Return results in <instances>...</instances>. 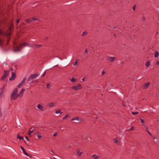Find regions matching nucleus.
<instances>
[{
    "label": "nucleus",
    "instance_id": "nucleus-53",
    "mask_svg": "<svg viewBox=\"0 0 159 159\" xmlns=\"http://www.w3.org/2000/svg\"><path fill=\"white\" fill-rule=\"evenodd\" d=\"M82 81H84V78H83L82 79Z\"/></svg>",
    "mask_w": 159,
    "mask_h": 159
},
{
    "label": "nucleus",
    "instance_id": "nucleus-38",
    "mask_svg": "<svg viewBox=\"0 0 159 159\" xmlns=\"http://www.w3.org/2000/svg\"><path fill=\"white\" fill-rule=\"evenodd\" d=\"M57 135V132H55L53 134V136L54 137H55V136H56Z\"/></svg>",
    "mask_w": 159,
    "mask_h": 159
},
{
    "label": "nucleus",
    "instance_id": "nucleus-13",
    "mask_svg": "<svg viewBox=\"0 0 159 159\" xmlns=\"http://www.w3.org/2000/svg\"><path fill=\"white\" fill-rule=\"evenodd\" d=\"M29 43L26 42L22 44H20V47L21 48H22L24 46H28V45Z\"/></svg>",
    "mask_w": 159,
    "mask_h": 159
},
{
    "label": "nucleus",
    "instance_id": "nucleus-8",
    "mask_svg": "<svg viewBox=\"0 0 159 159\" xmlns=\"http://www.w3.org/2000/svg\"><path fill=\"white\" fill-rule=\"evenodd\" d=\"M116 59V57H108L107 60L109 61L112 62Z\"/></svg>",
    "mask_w": 159,
    "mask_h": 159
},
{
    "label": "nucleus",
    "instance_id": "nucleus-21",
    "mask_svg": "<svg viewBox=\"0 0 159 159\" xmlns=\"http://www.w3.org/2000/svg\"><path fill=\"white\" fill-rule=\"evenodd\" d=\"M92 157H93V159H98L99 158V157L98 156L95 154L93 155Z\"/></svg>",
    "mask_w": 159,
    "mask_h": 159
},
{
    "label": "nucleus",
    "instance_id": "nucleus-61",
    "mask_svg": "<svg viewBox=\"0 0 159 159\" xmlns=\"http://www.w3.org/2000/svg\"><path fill=\"white\" fill-rule=\"evenodd\" d=\"M58 66V65H57L55 66H53V67H56V66Z\"/></svg>",
    "mask_w": 159,
    "mask_h": 159
},
{
    "label": "nucleus",
    "instance_id": "nucleus-44",
    "mask_svg": "<svg viewBox=\"0 0 159 159\" xmlns=\"http://www.w3.org/2000/svg\"><path fill=\"white\" fill-rule=\"evenodd\" d=\"M135 8V5H134V6L133 7V9L134 11Z\"/></svg>",
    "mask_w": 159,
    "mask_h": 159
},
{
    "label": "nucleus",
    "instance_id": "nucleus-62",
    "mask_svg": "<svg viewBox=\"0 0 159 159\" xmlns=\"http://www.w3.org/2000/svg\"><path fill=\"white\" fill-rule=\"evenodd\" d=\"M158 34V32H157L156 33V34Z\"/></svg>",
    "mask_w": 159,
    "mask_h": 159
},
{
    "label": "nucleus",
    "instance_id": "nucleus-24",
    "mask_svg": "<svg viewBox=\"0 0 159 159\" xmlns=\"http://www.w3.org/2000/svg\"><path fill=\"white\" fill-rule=\"evenodd\" d=\"M25 21L27 23H30V22H31L32 21V19H31L29 20L26 19Z\"/></svg>",
    "mask_w": 159,
    "mask_h": 159
},
{
    "label": "nucleus",
    "instance_id": "nucleus-4",
    "mask_svg": "<svg viewBox=\"0 0 159 159\" xmlns=\"http://www.w3.org/2000/svg\"><path fill=\"white\" fill-rule=\"evenodd\" d=\"M9 71L7 70H5L3 74V76L2 77L1 79L2 80H4L6 78L7 76L8 75Z\"/></svg>",
    "mask_w": 159,
    "mask_h": 159
},
{
    "label": "nucleus",
    "instance_id": "nucleus-14",
    "mask_svg": "<svg viewBox=\"0 0 159 159\" xmlns=\"http://www.w3.org/2000/svg\"><path fill=\"white\" fill-rule=\"evenodd\" d=\"M150 84V83H147L144 84L142 87L144 89H146L148 87Z\"/></svg>",
    "mask_w": 159,
    "mask_h": 159
},
{
    "label": "nucleus",
    "instance_id": "nucleus-34",
    "mask_svg": "<svg viewBox=\"0 0 159 159\" xmlns=\"http://www.w3.org/2000/svg\"><path fill=\"white\" fill-rule=\"evenodd\" d=\"M69 116L68 115H66L62 119H64V120H65V119L66 118H67L68 117V116Z\"/></svg>",
    "mask_w": 159,
    "mask_h": 159
},
{
    "label": "nucleus",
    "instance_id": "nucleus-18",
    "mask_svg": "<svg viewBox=\"0 0 159 159\" xmlns=\"http://www.w3.org/2000/svg\"><path fill=\"white\" fill-rule=\"evenodd\" d=\"M150 65V61H147L145 63V66L146 67H148Z\"/></svg>",
    "mask_w": 159,
    "mask_h": 159
},
{
    "label": "nucleus",
    "instance_id": "nucleus-17",
    "mask_svg": "<svg viewBox=\"0 0 159 159\" xmlns=\"http://www.w3.org/2000/svg\"><path fill=\"white\" fill-rule=\"evenodd\" d=\"M159 56V53L157 51L154 52V56L155 57H157Z\"/></svg>",
    "mask_w": 159,
    "mask_h": 159
},
{
    "label": "nucleus",
    "instance_id": "nucleus-39",
    "mask_svg": "<svg viewBox=\"0 0 159 159\" xmlns=\"http://www.w3.org/2000/svg\"><path fill=\"white\" fill-rule=\"evenodd\" d=\"M114 141L115 143H118V140L117 139H115L114 140Z\"/></svg>",
    "mask_w": 159,
    "mask_h": 159
},
{
    "label": "nucleus",
    "instance_id": "nucleus-42",
    "mask_svg": "<svg viewBox=\"0 0 159 159\" xmlns=\"http://www.w3.org/2000/svg\"><path fill=\"white\" fill-rule=\"evenodd\" d=\"M3 34V32H2L1 30L0 29V34L2 36Z\"/></svg>",
    "mask_w": 159,
    "mask_h": 159
},
{
    "label": "nucleus",
    "instance_id": "nucleus-1",
    "mask_svg": "<svg viewBox=\"0 0 159 159\" xmlns=\"http://www.w3.org/2000/svg\"><path fill=\"white\" fill-rule=\"evenodd\" d=\"M17 89L15 88L13 91L12 93L11 94L10 97L11 100H15L18 97H22V95H20V93L17 94Z\"/></svg>",
    "mask_w": 159,
    "mask_h": 159
},
{
    "label": "nucleus",
    "instance_id": "nucleus-7",
    "mask_svg": "<svg viewBox=\"0 0 159 159\" xmlns=\"http://www.w3.org/2000/svg\"><path fill=\"white\" fill-rule=\"evenodd\" d=\"M16 77V75L15 73L12 72L11 73V78L9 79V80H15Z\"/></svg>",
    "mask_w": 159,
    "mask_h": 159
},
{
    "label": "nucleus",
    "instance_id": "nucleus-31",
    "mask_svg": "<svg viewBox=\"0 0 159 159\" xmlns=\"http://www.w3.org/2000/svg\"><path fill=\"white\" fill-rule=\"evenodd\" d=\"M78 64V62L77 60H76L73 63V65L74 66H75L77 65Z\"/></svg>",
    "mask_w": 159,
    "mask_h": 159
},
{
    "label": "nucleus",
    "instance_id": "nucleus-23",
    "mask_svg": "<svg viewBox=\"0 0 159 159\" xmlns=\"http://www.w3.org/2000/svg\"><path fill=\"white\" fill-rule=\"evenodd\" d=\"M17 138L20 139H23L24 138L22 136H20L19 135V134L17 135Z\"/></svg>",
    "mask_w": 159,
    "mask_h": 159
},
{
    "label": "nucleus",
    "instance_id": "nucleus-52",
    "mask_svg": "<svg viewBox=\"0 0 159 159\" xmlns=\"http://www.w3.org/2000/svg\"><path fill=\"white\" fill-rule=\"evenodd\" d=\"M33 81H34V82H36V83H38V81L37 80H34V81H33L32 83L33 82Z\"/></svg>",
    "mask_w": 159,
    "mask_h": 159
},
{
    "label": "nucleus",
    "instance_id": "nucleus-46",
    "mask_svg": "<svg viewBox=\"0 0 159 159\" xmlns=\"http://www.w3.org/2000/svg\"><path fill=\"white\" fill-rule=\"evenodd\" d=\"M156 65H159V61H157L156 62Z\"/></svg>",
    "mask_w": 159,
    "mask_h": 159
},
{
    "label": "nucleus",
    "instance_id": "nucleus-51",
    "mask_svg": "<svg viewBox=\"0 0 159 159\" xmlns=\"http://www.w3.org/2000/svg\"><path fill=\"white\" fill-rule=\"evenodd\" d=\"M0 115H2V113L1 111V108L0 107Z\"/></svg>",
    "mask_w": 159,
    "mask_h": 159
},
{
    "label": "nucleus",
    "instance_id": "nucleus-12",
    "mask_svg": "<svg viewBox=\"0 0 159 159\" xmlns=\"http://www.w3.org/2000/svg\"><path fill=\"white\" fill-rule=\"evenodd\" d=\"M5 85H4L0 89V97L2 94V93L4 91V89L5 87Z\"/></svg>",
    "mask_w": 159,
    "mask_h": 159
},
{
    "label": "nucleus",
    "instance_id": "nucleus-37",
    "mask_svg": "<svg viewBox=\"0 0 159 159\" xmlns=\"http://www.w3.org/2000/svg\"><path fill=\"white\" fill-rule=\"evenodd\" d=\"M34 129H33L31 131H30L29 132V135L30 134H31L32 133V132L34 131Z\"/></svg>",
    "mask_w": 159,
    "mask_h": 159
},
{
    "label": "nucleus",
    "instance_id": "nucleus-29",
    "mask_svg": "<svg viewBox=\"0 0 159 159\" xmlns=\"http://www.w3.org/2000/svg\"><path fill=\"white\" fill-rule=\"evenodd\" d=\"M87 32L86 31H84V32L83 34H82V36H84L85 35H87Z\"/></svg>",
    "mask_w": 159,
    "mask_h": 159
},
{
    "label": "nucleus",
    "instance_id": "nucleus-11",
    "mask_svg": "<svg viewBox=\"0 0 159 159\" xmlns=\"http://www.w3.org/2000/svg\"><path fill=\"white\" fill-rule=\"evenodd\" d=\"M21 150H22V151L23 152V153L24 154H25V155L27 156H29V154L26 152V151L25 150V149L24 148L22 147L21 146L20 147Z\"/></svg>",
    "mask_w": 159,
    "mask_h": 159
},
{
    "label": "nucleus",
    "instance_id": "nucleus-32",
    "mask_svg": "<svg viewBox=\"0 0 159 159\" xmlns=\"http://www.w3.org/2000/svg\"><path fill=\"white\" fill-rule=\"evenodd\" d=\"M22 85L23 84L20 83L17 85V87L18 88H20Z\"/></svg>",
    "mask_w": 159,
    "mask_h": 159
},
{
    "label": "nucleus",
    "instance_id": "nucleus-30",
    "mask_svg": "<svg viewBox=\"0 0 159 159\" xmlns=\"http://www.w3.org/2000/svg\"><path fill=\"white\" fill-rule=\"evenodd\" d=\"M139 112H132V114L134 115H135L138 114Z\"/></svg>",
    "mask_w": 159,
    "mask_h": 159
},
{
    "label": "nucleus",
    "instance_id": "nucleus-54",
    "mask_svg": "<svg viewBox=\"0 0 159 159\" xmlns=\"http://www.w3.org/2000/svg\"><path fill=\"white\" fill-rule=\"evenodd\" d=\"M50 151L52 153H54V152H53V151H52V150H50Z\"/></svg>",
    "mask_w": 159,
    "mask_h": 159
},
{
    "label": "nucleus",
    "instance_id": "nucleus-41",
    "mask_svg": "<svg viewBox=\"0 0 159 159\" xmlns=\"http://www.w3.org/2000/svg\"><path fill=\"white\" fill-rule=\"evenodd\" d=\"M105 73V70H102V75H103Z\"/></svg>",
    "mask_w": 159,
    "mask_h": 159
},
{
    "label": "nucleus",
    "instance_id": "nucleus-36",
    "mask_svg": "<svg viewBox=\"0 0 159 159\" xmlns=\"http://www.w3.org/2000/svg\"><path fill=\"white\" fill-rule=\"evenodd\" d=\"M140 120H141V122L143 124L144 123V120L143 119H142L141 118H140Z\"/></svg>",
    "mask_w": 159,
    "mask_h": 159
},
{
    "label": "nucleus",
    "instance_id": "nucleus-10",
    "mask_svg": "<svg viewBox=\"0 0 159 159\" xmlns=\"http://www.w3.org/2000/svg\"><path fill=\"white\" fill-rule=\"evenodd\" d=\"M82 153L83 152L80 149H77L76 150L77 154L79 156H80Z\"/></svg>",
    "mask_w": 159,
    "mask_h": 159
},
{
    "label": "nucleus",
    "instance_id": "nucleus-56",
    "mask_svg": "<svg viewBox=\"0 0 159 159\" xmlns=\"http://www.w3.org/2000/svg\"><path fill=\"white\" fill-rule=\"evenodd\" d=\"M45 73H46V72H45L43 74L42 76H43L45 74Z\"/></svg>",
    "mask_w": 159,
    "mask_h": 159
},
{
    "label": "nucleus",
    "instance_id": "nucleus-28",
    "mask_svg": "<svg viewBox=\"0 0 159 159\" xmlns=\"http://www.w3.org/2000/svg\"><path fill=\"white\" fill-rule=\"evenodd\" d=\"M55 113L56 114H58V113H62V112H61V111L59 110H57V111H55Z\"/></svg>",
    "mask_w": 159,
    "mask_h": 159
},
{
    "label": "nucleus",
    "instance_id": "nucleus-55",
    "mask_svg": "<svg viewBox=\"0 0 159 159\" xmlns=\"http://www.w3.org/2000/svg\"><path fill=\"white\" fill-rule=\"evenodd\" d=\"M8 43L9 40L10 39V38H8Z\"/></svg>",
    "mask_w": 159,
    "mask_h": 159
},
{
    "label": "nucleus",
    "instance_id": "nucleus-45",
    "mask_svg": "<svg viewBox=\"0 0 159 159\" xmlns=\"http://www.w3.org/2000/svg\"><path fill=\"white\" fill-rule=\"evenodd\" d=\"M148 133L150 135L152 136V134H151V133L148 130H147V131Z\"/></svg>",
    "mask_w": 159,
    "mask_h": 159
},
{
    "label": "nucleus",
    "instance_id": "nucleus-49",
    "mask_svg": "<svg viewBox=\"0 0 159 159\" xmlns=\"http://www.w3.org/2000/svg\"><path fill=\"white\" fill-rule=\"evenodd\" d=\"M88 52H87V49H86L85 51V52H84V53H87Z\"/></svg>",
    "mask_w": 159,
    "mask_h": 159
},
{
    "label": "nucleus",
    "instance_id": "nucleus-3",
    "mask_svg": "<svg viewBox=\"0 0 159 159\" xmlns=\"http://www.w3.org/2000/svg\"><path fill=\"white\" fill-rule=\"evenodd\" d=\"M81 119L78 117H76L71 119V120L74 121L73 122L75 123H78L81 120Z\"/></svg>",
    "mask_w": 159,
    "mask_h": 159
},
{
    "label": "nucleus",
    "instance_id": "nucleus-20",
    "mask_svg": "<svg viewBox=\"0 0 159 159\" xmlns=\"http://www.w3.org/2000/svg\"><path fill=\"white\" fill-rule=\"evenodd\" d=\"M20 48V47H18L17 48L14 49L13 50L14 52H19L20 51L21 49Z\"/></svg>",
    "mask_w": 159,
    "mask_h": 159
},
{
    "label": "nucleus",
    "instance_id": "nucleus-9",
    "mask_svg": "<svg viewBox=\"0 0 159 159\" xmlns=\"http://www.w3.org/2000/svg\"><path fill=\"white\" fill-rule=\"evenodd\" d=\"M37 107L41 111L44 110V107L40 104H38L37 106Z\"/></svg>",
    "mask_w": 159,
    "mask_h": 159
},
{
    "label": "nucleus",
    "instance_id": "nucleus-16",
    "mask_svg": "<svg viewBox=\"0 0 159 159\" xmlns=\"http://www.w3.org/2000/svg\"><path fill=\"white\" fill-rule=\"evenodd\" d=\"M36 134H37V136L38 138L39 139H41L42 136L40 134L39 132H37Z\"/></svg>",
    "mask_w": 159,
    "mask_h": 159
},
{
    "label": "nucleus",
    "instance_id": "nucleus-59",
    "mask_svg": "<svg viewBox=\"0 0 159 159\" xmlns=\"http://www.w3.org/2000/svg\"><path fill=\"white\" fill-rule=\"evenodd\" d=\"M143 20H145V17H143Z\"/></svg>",
    "mask_w": 159,
    "mask_h": 159
},
{
    "label": "nucleus",
    "instance_id": "nucleus-48",
    "mask_svg": "<svg viewBox=\"0 0 159 159\" xmlns=\"http://www.w3.org/2000/svg\"><path fill=\"white\" fill-rule=\"evenodd\" d=\"M19 21H20V20H19V19H17L16 20V23L17 24H18L19 23Z\"/></svg>",
    "mask_w": 159,
    "mask_h": 159
},
{
    "label": "nucleus",
    "instance_id": "nucleus-26",
    "mask_svg": "<svg viewBox=\"0 0 159 159\" xmlns=\"http://www.w3.org/2000/svg\"><path fill=\"white\" fill-rule=\"evenodd\" d=\"M34 44L29 43L28 45V46L34 48Z\"/></svg>",
    "mask_w": 159,
    "mask_h": 159
},
{
    "label": "nucleus",
    "instance_id": "nucleus-57",
    "mask_svg": "<svg viewBox=\"0 0 159 159\" xmlns=\"http://www.w3.org/2000/svg\"><path fill=\"white\" fill-rule=\"evenodd\" d=\"M11 70H13V68H11Z\"/></svg>",
    "mask_w": 159,
    "mask_h": 159
},
{
    "label": "nucleus",
    "instance_id": "nucleus-60",
    "mask_svg": "<svg viewBox=\"0 0 159 159\" xmlns=\"http://www.w3.org/2000/svg\"><path fill=\"white\" fill-rule=\"evenodd\" d=\"M47 39H48V37H46V38H45L46 40Z\"/></svg>",
    "mask_w": 159,
    "mask_h": 159
},
{
    "label": "nucleus",
    "instance_id": "nucleus-47",
    "mask_svg": "<svg viewBox=\"0 0 159 159\" xmlns=\"http://www.w3.org/2000/svg\"><path fill=\"white\" fill-rule=\"evenodd\" d=\"M50 84H47V88H49V86L50 85Z\"/></svg>",
    "mask_w": 159,
    "mask_h": 159
},
{
    "label": "nucleus",
    "instance_id": "nucleus-5",
    "mask_svg": "<svg viewBox=\"0 0 159 159\" xmlns=\"http://www.w3.org/2000/svg\"><path fill=\"white\" fill-rule=\"evenodd\" d=\"M11 34V31L9 29V30H7L6 32L3 33L2 36H6L7 37H9L10 36V35Z\"/></svg>",
    "mask_w": 159,
    "mask_h": 159
},
{
    "label": "nucleus",
    "instance_id": "nucleus-58",
    "mask_svg": "<svg viewBox=\"0 0 159 159\" xmlns=\"http://www.w3.org/2000/svg\"><path fill=\"white\" fill-rule=\"evenodd\" d=\"M114 35L115 37H116V34H114Z\"/></svg>",
    "mask_w": 159,
    "mask_h": 159
},
{
    "label": "nucleus",
    "instance_id": "nucleus-40",
    "mask_svg": "<svg viewBox=\"0 0 159 159\" xmlns=\"http://www.w3.org/2000/svg\"><path fill=\"white\" fill-rule=\"evenodd\" d=\"M145 129L146 131H147V130H148V126H145Z\"/></svg>",
    "mask_w": 159,
    "mask_h": 159
},
{
    "label": "nucleus",
    "instance_id": "nucleus-33",
    "mask_svg": "<svg viewBox=\"0 0 159 159\" xmlns=\"http://www.w3.org/2000/svg\"><path fill=\"white\" fill-rule=\"evenodd\" d=\"M32 21L34 20H38V19L37 18H35V17H33L32 18Z\"/></svg>",
    "mask_w": 159,
    "mask_h": 159
},
{
    "label": "nucleus",
    "instance_id": "nucleus-43",
    "mask_svg": "<svg viewBox=\"0 0 159 159\" xmlns=\"http://www.w3.org/2000/svg\"><path fill=\"white\" fill-rule=\"evenodd\" d=\"M25 139H27L28 141H30V139H29L28 138L27 136H26L25 137Z\"/></svg>",
    "mask_w": 159,
    "mask_h": 159
},
{
    "label": "nucleus",
    "instance_id": "nucleus-35",
    "mask_svg": "<svg viewBox=\"0 0 159 159\" xmlns=\"http://www.w3.org/2000/svg\"><path fill=\"white\" fill-rule=\"evenodd\" d=\"M134 127L133 126L131 127V128L128 130L129 131H131L133 130L134 129Z\"/></svg>",
    "mask_w": 159,
    "mask_h": 159
},
{
    "label": "nucleus",
    "instance_id": "nucleus-6",
    "mask_svg": "<svg viewBox=\"0 0 159 159\" xmlns=\"http://www.w3.org/2000/svg\"><path fill=\"white\" fill-rule=\"evenodd\" d=\"M81 88L82 86L80 84H79L78 85L73 86L71 87V89L75 90H77L78 89H80Z\"/></svg>",
    "mask_w": 159,
    "mask_h": 159
},
{
    "label": "nucleus",
    "instance_id": "nucleus-15",
    "mask_svg": "<svg viewBox=\"0 0 159 159\" xmlns=\"http://www.w3.org/2000/svg\"><path fill=\"white\" fill-rule=\"evenodd\" d=\"M34 48H39L42 46V45L39 44H34Z\"/></svg>",
    "mask_w": 159,
    "mask_h": 159
},
{
    "label": "nucleus",
    "instance_id": "nucleus-19",
    "mask_svg": "<svg viewBox=\"0 0 159 159\" xmlns=\"http://www.w3.org/2000/svg\"><path fill=\"white\" fill-rule=\"evenodd\" d=\"M54 105V102H50L48 105V106H50L51 107H53Z\"/></svg>",
    "mask_w": 159,
    "mask_h": 159
},
{
    "label": "nucleus",
    "instance_id": "nucleus-50",
    "mask_svg": "<svg viewBox=\"0 0 159 159\" xmlns=\"http://www.w3.org/2000/svg\"><path fill=\"white\" fill-rule=\"evenodd\" d=\"M2 44V41L0 39V45L1 46Z\"/></svg>",
    "mask_w": 159,
    "mask_h": 159
},
{
    "label": "nucleus",
    "instance_id": "nucleus-25",
    "mask_svg": "<svg viewBox=\"0 0 159 159\" xmlns=\"http://www.w3.org/2000/svg\"><path fill=\"white\" fill-rule=\"evenodd\" d=\"M77 80L73 78H72L71 80H70V81L72 82H75Z\"/></svg>",
    "mask_w": 159,
    "mask_h": 159
},
{
    "label": "nucleus",
    "instance_id": "nucleus-63",
    "mask_svg": "<svg viewBox=\"0 0 159 159\" xmlns=\"http://www.w3.org/2000/svg\"><path fill=\"white\" fill-rule=\"evenodd\" d=\"M2 116V115H0V117L1 116Z\"/></svg>",
    "mask_w": 159,
    "mask_h": 159
},
{
    "label": "nucleus",
    "instance_id": "nucleus-27",
    "mask_svg": "<svg viewBox=\"0 0 159 159\" xmlns=\"http://www.w3.org/2000/svg\"><path fill=\"white\" fill-rule=\"evenodd\" d=\"M26 80V78L25 77H24L22 80L21 82V83H22L23 84L25 82Z\"/></svg>",
    "mask_w": 159,
    "mask_h": 159
},
{
    "label": "nucleus",
    "instance_id": "nucleus-22",
    "mask_svg": "<svg viewBox=\"0 0 159 159\" xmlns=\"http://www.w3.org/2000/svg\"><path fill=\"white\" fill-rule=\"evenodd\" d=\"M25 91V89H21V90L20 91L19 93L20 94V95H22V94L24 93V92Z\"/></svg>",
    "mask_w": 159,
    "mask_h": 159
},
{
    "label": "nucleus",
    "instance_id": "nucleus-2",
    "mask_svg": "<svg viewBox=\"0 0 159 159\" xmlns=\"http://www.w3.org/2000/svg\"><path fill=\"white\" fill-rule=\"evenodd\" d=\"M39 75L40 74L39 73H37L35 74H31L28 78L27 80V81L28 82H29L32 80H34L37 78Z\"/></svg>",
    "mask_w": 159,
    "mask_h": 159
}]
</instances>
